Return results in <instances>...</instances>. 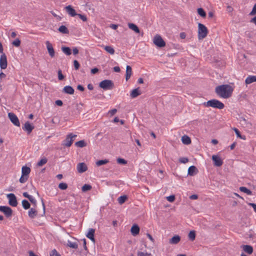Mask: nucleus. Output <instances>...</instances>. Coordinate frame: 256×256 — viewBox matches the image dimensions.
<instances>
[{"label": "nucleus", "mask_w": 256, "mask_h": 256, "mask_svg": "<svg viewBox=\"0 0 256 256\" xmlns=\"http://www.w3.org/2000/svg\"><path fill=\"white\" fill-rule=\"evenodd\" d=\"M74 54L76 55L78 53V50L76 48H74L72 50Z\"/></svg>", "instance_id": "63"}, {"label": "nucleus", "mask_w": 256, "mask_h": 256, "mask_svg": "<svg viewBox=\"0 0 256 256\" xmlns=\"http://www.w3.org/2000/svg\"><path fill=\"white\" fill-rule=\"evenodd\" d=\"M180 36L182 39H184L186 38V34L184 32H182L180 33Z\"/></svg>", "instance_id": "62"}, {"label": "nucleus", "mask_w": 256, "mask_h": 256, "mask_svg": "<svg viewBox=\"0 0 256 256\" xmlns=\"http://www.w3.org/2000/svg\"><path fill=\"white\" fill-rule=\"evenodd\" d=\"M203 104L206 107H212L220 110L222 109L224 107V104L220 100L216 99H212L205 102Z\"/></svg>", "instance_id": "2"}, {"label": "nucleus", "mask_w": 256, "mask_h": 256, "mask_svg": "<svg viewBox=\"0 0 256 256\" xmlns=\"http://www.w3.org/2000/svg\"><path fill=\"white\" fill-rule=\"evenodd\" d=\"M180 237L178 235H176L170 239V243L171 244H177L180 242Z\"/></svg>", "instance_id": "22"}, {"label": "nucleus", "mask_w": 256, "mask_h": 256, "mask_svg": "<svg viewBox=\"0 0 256 256\" xmlns=\"http://www.w3.org/2000/svg\"><path fill=\"white\" fill-rule=\"evenodd\" d=\"M95 232V230L94 228H90L88 232L86 234L88 238L90 239L92 242H95V239L94 238V234Z\"/></svg>", "instance_id": "15"}, {"label": "nucleus", "mask_w": 256, "mask_h": 256, "mask_svg": "<svg viewBox=\"0 0 256 256\" xmlns=\"http://www.w3.org/2000/svg\"><path fill=\"white\" fill-rule=\"evenodd\" d=\"M98 72V69L96 68H92L91 70V73L92 74H96V73H97Z\"/></svg>", "instance_id": "57"}, {"label": "nucleus", "mask_w": 256, "mask_h": 256, "mask_svg": "<svg viewBox=\"0 0 256 256\" xmlns=\"http://www.w3.org/2000/svg\"><path fill=\"white\" fill-rule=\"evenodd\" d=\"M154 43L160 48V35L156 34L154 39Z\"/></svg>", "instance_id": "33"}, {"label": "nucleus", "mask_w": 256, "mask_h": 256, "mask_svg": "<svg viewBox=\"0 0 256 256\" xmlns=\"http://www.w3.org/2000/svg\"><path fill=\"white\" fill-rule=\"evenodd\" d=\"M104 48L108 53L110 54H114V48L111 46H104Z\"/></svg>", "instance_id": "31"}, {"label": "nucleus", "mask_w": 256, "mask_h": 256, "mask_svg": "<svg viewBox=\"0 0 256 256\" xmlns=\"http://www.w3.org/2000/svg\"><path fill=\"white\" fill-rule=\"evenodd\" d=\"M77 89L81 92H83L84 90V86L80 84L78 86Z\"/></svg>", "instance_id": "60"}, {"label": "nucleus", "mask_w": 256, "mask_h": 256, "mask_svg": "<svg viewBox=\"0 0 256 256\" xmlns=\"http://www.w3.org/2000/svg\"><path fill=\"white\" fill-rule=\"evenodd\" d=\"M245 82H246V84H250L254 82H256V76H248L246 79Z\"/></svg>", "instance_id": "25"}, {"label": "nucleus", "mask_w": 256, "mask_h": 256, "mask_svg": "<svg viewBox=\"0 0 256 256\" xmlns=\"http://www.w3.org/2000/svg\"><path fill=\"white\" fill-rule=\"evenodd\" d=\"M127 198H128L127 196L126 195H124V196H120L118 199V203L120 204H122L123 203H124L125 202V201L126 200Z\"/></svg>", "instance_id": "36"}, {"label": "nucleus", "mask_w": 256, "mask_h": 256, "mask_svg": "<svg viewBox=\"0 0 256 256\" xmlns=\"http://www.w3.org/2000/svg\"><path fill=\"white\" fill-rule=\"evenodd\" d=\"M114 70L115 72H119L120 71V69L119 66H114Z\"/></svg>", "instance_id": "64"}, {"label": "nucleus", "mask_w": 256, "mask_h": 256, "mask_svg": "<svg viewBox=\"0 0 256 256\" xmlns=\"http://www.w3.org/2000/svg\"><path fill=\"white\" fill-rule=\"evenodd\" d=\"M38 212L34 208H30L28 212V216L31 218H34L37 215Z\"/></svg>", "instance_id": "20"}, {"label": "nucleus", "mask_w": 256, "mask_h": 256, "mask_svg": "<svg viewBox=\"0 0 256 256\" xmlns=\"http://www.w3.org/2000/svg\"><path fill=\"white\" fill-rule=\"evenodd\" d=\"M58 78L60 80H62L64 78V76L62 74V70H60L58 71Z\"/></svg>", "instance_id": "51"}, {"label": "nucleus", "mask_w": 256, "mask_h": 256, "mask_svg": "<svg viewBox=\"0 0 256 256\" xmlns=\"http://www.w3.org/2000/svg\"><path fill=\"white\" fill-rule=\"evenodd\" d=\"M243 250L248 254H252L253 252V248L250 245H242Z\"/></svg>", "instance_id": "18"}, {"label": "nucleus", "mask_w": 256, "mask_h": 256, "mask_svg": "<svg viewBox=\"0 0 256 256\" xmlns=\"http://www.w3.org/2000/svg\"><path fill=\"white\" fill-rule=\"evenodd\" d=\"M30 172V168L26 166H24L22 168V175L28 176Z\"/></svg>", "instance_id": "23"}, {"label": "nucleus", "mask_w": 256, "mask_h": 256, "mask_svg": "<svg viewBox=\"0 0 256 256\" xmlns=\"http://www.w3.org/2000/svg\"><path fill=\"white\" fill-rule=\"evenodd\" d=\"M12 44L16 47H18L20 44V40L18 38H16L13 41Z\"/></svg>", "instance_id": "46"}, {"label": "nucleus", "mask_w": 256, "mask_h": 256, "mask_svg": "<svg viewBox=\"0 0 256 256\" xmlns=\"http://www.w3.org/2000/svg\"><path fill=\"white\" fill-rule=\"evenodd\" d=\"M128 26L129 28L134 30L135 32H136L137 34L140 33V30H139L138 28V26L136 25L135 24H134L133 23H128Z\"/></svg>", "instance_id": "21"}, {"label": "nucleus", "mask_w": 256, "mask_h": 256, "mask_svg": "<svg viewBox=\"0 0 256 256\" xmlns=\"http://www.w3.org/2000/svg\"><path fill=\"white\" fill-rule=\"evenodd\" d=\"M6 197L8 200V204L12 206H16L18 202L16 196L12 193L8 194L6 195Z\"/></svg>", "instance_id": "6"}, {"label": "nucleus", "mask_w": 256, "mask_h": 256, "mask_svg": "<svg viewBox=\"0 0 256 256\" xmlns=\"http://www.w3.org/2000/svg\"><path fill=\"white\" fill-rule=\"evenodd\" d=\"M22 128L24 130L26 131L28 134H30L34 130V126L28 121L25 122Z\"/></svg>", "instance_id": "11"}, {"label": "nucleus", "mask_w": 256, "mask_h": 256, "mask_svg": "<svg viewBox=\"0 0 256 256\" xmlns=\"http://www.w3.org/2000/svg\"><path fill=\"white\" fill-rule=\"evenodd\" d=\"M74 65L76 70H78L80 68V64L76 60L74 61Z\"/></svg>", "instance_id": "54"}, {"label": "nucleus", "mask_w": 256, "mask_h": 256, "mask_svg": "<svg viewBox=\"0 0 256 256\" xmlns=\"http://www.w3.org/2000/svg\"><path fill=\"white\" fill-rule=\"evenodd\" d=\"M58 30L63 34H68L69 30L65 26H61L59 27Z\"/></svg>", "instance_id": "28"}, {"label": "nucleus", "mask_w": 256, "mask_h": 256, "mask_svg": "<svg viewBox=\"0 0 256 256\" xmlns=\"http://www.w3.org/2000/svg\"><path fill=\"white\" fill-rule=\"evenodd\" d=\"M248 204L254 208V211L256 213V204L254 203H249Z\"/></svg>", "instance_id": "58"}, {"label": "nucleus", "mask_w": 256, "mask_h": 256, "mask_svg": "<svg viewBox=\"0 0 256 256\" xmlns=\"http://www.w3.org/2000/svg\"><path fill=\"white\" fill-rule=\"evenodd\" d=\"M0 210L3 212L7 218L12 216V210L9 206H0Z\"/></svg>", "instance_id": "8"}, {"label": "nucleus", "mask_w": 256, "mask_h": 256, "mask_svg": "<svg viewBox=\"0 0 256 256\" xmlns=\"http://www.w3.org/2000/svg\"><path fill=\"white\" fill-rule=\"evenodd\" d=\"M166 199L170 202H173L175 200V196L174 195H170V196H166Z\"/></svg>", "instance_id": "47"}, {"label": "nucleus", "mask_w": 256, "mask_h": 256, "mask_svg": "<svg viewBox=\"0 0 256 256\" xmlns=\"http://www.w3.org/2000/svg\"><path fill=\"white\" fill-rule=\"evenodd\" d=\"M108 162V160H98L96 162V164L98 166L104 165Z\"/></svg>", "instance_id": "38"}, {"label": "nucleus", "mask_w": 256, "mask_h": 256, "mask_svg": "<svg viewBox=\"0 0 256 256\" xmlns=\"http://www.w3.org/2000/svg\"><path fill=\"white\" fill-rule=\"evenodd\" d=\"M58 188L62 190H66L68 188V185L66 183L61 182L58 185Z\"/></svg>", "instance_id": "45"}, {"label": "nucleus", "mask_w": 256, "mask_h": 256, "mask_svg": "<svg viewBox=\"0 0 256 256\" xmlns=\"http://www.w3.org/2000/svg\"><path fill=\"white\" fill-rule=\"evenodd\" d=\"M8 118L12 122L17 126H20V122L17 116L12 112H9L8 114Z\"/></svg>", "instance_id": "7"}, {"label": "nucleus", "mask_w": 256, "mask_h": 256, "mask_svg": "<svg viewBox=\"0 0 256 256\" xmlns=\"http://www.w3.org/2000/svg\"><path fill=\"white\" fill-rule=\"evenodd\" d=\"M46 48L50 56L52 58L55 56V51L53 48L52 45L49 41L46 42Z\"/></svg>", "instance_id": "10"}, {"label": "nucleus", "mask_w": 256, "mask_h": 256, "mask_svg": "<svg viewBox=\"0 0 256 256\" xmlns=\"http://www.w3.org/2000/svg\"><path fill=\"white\" fill-rule=\"evenodd\" d=\"M8 66L7 58L6 55L2 53L0 58V68L1 69H6Z\"/></svg>", "instance_id": "9"}, {"label": "nucleus", "mask_w": 256, "mask_h": 256, "mask_svg": "<svg viewBox=\"0 0 256 256\" xmlns=\"http://www.w3.org/2000/svg\"><path fill=\"white\" fill-rule=\"evenodd\" d=\"M74 89L72 88V86H64L63 88V92L66 94H74Z\"/></svg>", "instance_id": "16"}, {"label": "nucleus", "mask_w": 256, "mask_h": 256, "mask_svg": "<svg viewBox=\"0 0 256 256\" xmlns=\"http://www.w3.org/2000/svg\"><path fill=\"white\" fill-rule=\"evenodd\" d=\"M77 136L76 134L70 133L66 136V138L63 141L62 144L66 147H70L72 144L75 138Z\"/></svg>", "instance_id": "4"}, {"label": "nucleus", "mask_w": 256, "mask_h": 256, "mask_svg": "<svg viewBox=\"0 0 256 256\" xmlns=\"http://www.w3.org/2000/svg\"><path fill=\"white\" fill-rule=\"evenodd\" d=\"M234 91V88L229 84H222L216 88V93L220 98H230Z\"/></svg>", "instance_id": "1"}, {"label": "nucleus", "mask_w": 256, "mask_h": 256, "mask_svg": "<svg viewBox=\"0 0 256 256\" xmlns=\"http://www.w3.org/2000/svg\"><path fill=\"white\" fill-rule=\"evenodd\" d=\"M50 256H60V255L54 249L53 250L50 254Z\"/></svg>", "instance_id": "52"}, {"label": "nucleus", "mask_w": 256, "mask_h": 256, "mask_svg": "<svg viewBox=\"0 0 256 256\" xmlns=\"http://www.w3.org/2000/svg\"><path fill=\"white\" fill-rule=\"evenodd\" d=\"M56 104L58 106H62L63 104L61 100H56Z\"/></svg>", "instance_id": "59"}, {"label": "nucleus", "mask_w": 256, "mask_h": 256, "mask_svg": "<svg viewBox=\"0 0 256 256\" xmlns=\"http://www.w3.org/2000/svg\"><path fill=\"white\" fill-rule=\"evenodd\" d=\"M92 186L88 184H84L82 188V192H86L92 189Z\"/></svg>", "instance_id": "40"}, {"label": "nucleus", "mask_w": 256, "mask_h": 256, "mask_svg": "<svg viewBox=\"0 0 256 256\" xmlns=\"http://www.w3.org/2000/svg\"><path fill=\"white\" fill-rule=\"evenodd\" d=\"M116 112H117V110L116 108H114L112 110H110L108 112V114H110V116H113Z\"/></svg>", "instance_id": "55"}, {"label": "nucleus", "mask_w": 256, "mask_h": 256, "mask_svg": "<svg viewBox=\"0 0 256 256\" xmlns=\"http://www.w3.org/2000/svg\"><path fill=\"white\" fill-rule=\"evenodd\" d=\"M75 146L79 148H83L86 146V144L84 140H81L75 143Z\"/></svg>", "instance_id": "32"}, {"label": "nucleus", "mask_w": 256, "mask_h": 256, "mask_svg": "<svg viewBox=\"0 0 256 256\" xmlns=\"http://www.w3.org/2000/svg\"><path fill=\"white\" fill-rule=\"evenodd\" d=\"M208 34V30L206 27L203 24H198V38L202 40L205 38Z\"/></svg>", "instance_id": "3"}, {"label": "nucleus", "mask_w": 256, "mask_h": 256, "mask_svg": "<svg viewBox=\"0 0 256 256\" xmlns=\"http://www.w3.org/2000/svg\"><path fill=\"white\" fill-rule=\"evenodd\" d=\"M67 245L68 246L75 249L77 248L78 247V245L76 242H72L70 240H68Z\"/></svg>", "instance_id": "35"}, {"label": "nucleus", "mask_w": 256, "mask_h": 256, "mask_svg": "<svg viewBox=\"0 0 256 256\" xmlns=\"http://www.w3.org/2000/svg\"><path fill=\"white\" fill-rule=\"evenodd\" d=\"M137 256H152L150 253L138 252L137 253Z\"/></svg>", "instance_id": "43"}, {"label": "nucleus", "mask_w": 256, "mask_h": 256, "mask_svg": "<svg viewBox=\"0 0 256 256\" xmlns=\"http://www.w3.org/2000/svg\"><path fill=\"white\" fill-rule=\"evenodd\" d=\"M198 14L202 18H204L206 16V13L202 8H198Z\"/></svg>", "instance_id": "39"}, {"label": "nucleus", "mask_w": 256, "mask_h": 256, "mask_svg": "<svg viewBox=\"0 0 256 256\" xmlns=\"http://www.w3.org/2000/svg\"><path fill=\"white\" fill-rule=\"evenodd\" d=\"M234 132H235L237 137L240 138L242 139H243V140L245 139V138H242V135H241V134L240 133V132L238 130V128H234Z\"/></svg>", "instance_id": "44"}, {"label": "nucleus", "mask_w": 256, "mask_h": 256, "mask_svg": "<svg viewBox=\"0 0 256 256\" xmlns=\"http://www.w3.org/2000/svg\"><path fill=\"white\" fill-rule=\"evenodd\" d=\"M117 162L118 164H127V161L124 158H118L117 159Z\"/></svg>", "instance_id": "48"}, {"label": "nucleus", "mask_w": 256, "mask_h": 256, "mask_svg": "<svg viewBox=\"0 0 256 256\" xmlns=\"http://www.w3.org/2000/svg\"><path fill=\"white\" fill-rule=\"evenodd\" d=\"M182 142L184 144H189L191 143V140L189 136L184 135L182 138Z\"/></svg>", "instance_id": "24"}, {"label": "nucleus", "mask_w": 256, "mask_h": 256, "mask_svg": "<svg viewBox=\"0 0 256 256\" xmlns=\"http://www.w3.org/2000/svg\"><path fill=\"white\" fill-rule=\"evenodd\" d=\"M28 200L32 203H33L34 204H36V199L34 198H33V196H32L30 197Z\"/></svg>", "instance_id": "56"}, {"label": "nucleus", "mask_w": 256, "mask_h": 256, "mask_svg": "<svg viewBox=\"0 0 256 256\" xmlns=\"http://www.w3.org/2000/svg\"><path fill=\"white\" fill-rule=\"evenodd\" d=\"M28 176H24L22 174L20 178V183H24L27 180H28Z\"/></svg>", "instance_id": "42"}, {"label": "nucleus", "mask_w": 256, "mask_h": 256, "mask_svg": "<svg viewBox=\"0 0 256 256\" xmlns=\"http://www.w3.org/2000/svg\"><path fill=\"white\" fill-rule=\"evenodd\" d=\"M22 206L24 209L28 210L30 208V204L27 200H22Z\"/></svg>", "instance_id": "34"}, {"label": "nucleus", "mask_w": 256, "mask_h": 256, "mask_svg": "<svg viewBox=\"0 0 256 256\" xmlns=\"http://www.w3.org/2000/svg\"><path fill=\"white\" fill-rule=\"evenodd\" d=\"M188 238L191 241H194L196 238V232L194 230H191L188 234Z\"/></svg>", "instance_id": "37"}, {"label": "nucleus", "mask_w": 256, "mask_h": 256, "mask_svg": "<svg viewBox=\"0 0 256 256\" xmlns=\"http://www.w3.org/2000/svg\"><path fill=\"white\" fill-rule=\"evenodd\" d=\"M132 74V69L130 66H127L126 67V80L128 81L130 78Z\"/></svg>", "instance_id": "19"}, {"label": "nucleus", "mask_w": 256, "mask_h": 256, "mask_svg": "<svg viewBox=\"0 0 256 256\" xmlns=\"http://www.w3.org/2000/svg\"><path fill=\"white\" fill-rule=\"evenodd\" d=\"M179 162L182 164H186L188 162V159L185 157L180 158L179 159Z\"/></svg>", "instance_id": "49"}, {"label": "nucleus", "mask_w": 256, "mask_h": 256, "mask_svg": "<svg viewBox=\"0 0 256 256\" xmlns=\"http://www.w3.org/2000/svg\"><path fill=\"white\" fill-rule=\"evenodd\" d=\"M212 160L214 162V166H220L223 164L222 160L218 156L213 155L212 156Z\"/></svg>", "instance_id": "12"}, {"label": "nucleus", "mask_w": 256, "mask_h": 256, "mask_svg": "<svg viewBox=\"0 0 256 256\" xmlns=\"http://www.w3.org/2000/svg\"><path fill=\"white\" fill-rule=\"evenodd\" d=\"M99 86L104 90H110L114 86V83L111 80H105L100 83Z\"/></svg>", "instance_id": "5"}, {"label": "nucleus", "mask_w": 256, "mask_h": 256, "mask_svg": "<svg viewBox=\"0 0 256 256\" xmlns=\"http://www.w3.org/2000/svg\"><path fill=\"white\" fill-rule=\"evenodd\" d=\"M65 8L67 13L72 16H74L78 14L76 12L75 10L70 5L66 6Z\"/></svg>", "instance_id": "14"}, {"label": "nucleus", "mask_w": 256, "mask_h": 256, "mask_svg": "<svg viewBox=\"0 0 256 256\" xmlns=\"http://www.w3.org/2000/svg\"><path fill=\"white\" fill-rule=\"evenodd\" d=\"M256 14V4H254V6L252 10L250 13V15L254 16V15H255Z\"/></svg>", "instance_id": "53"}, {"label": "nucleus", "mask_w": 256, "mask_h": 256, "mask_svg": "<svg viewBox=\"0 0 256 256\" xmlns=\"http://www.w3.org/2000/svg\"><path fill=\"white\" fill-rule=\"evenodd\" d=\"M130 232L134 236L138 234L140 232V228L136 224L133 225L131 228Z\"/></svg>", "instance_id": "17"}, {"label": "nucleus", "mask_w": 256, "mask_h": 256, "mask_svg": "<svg viewBox=\"0 0 256 256\" xmlns=\"http://www.w3.org/2000/svg\"><path fill=\"white\" fill-rule=\"evenodd\" d=\"M198 198V196L196 194H192L190 196V198L191 200H196Z\"/></svg>", "instance_id": "61"}, {"label": "nucleus", "mask_w": 256, "mask_h": 256, "mask_svg": "<svg viewBox=\"0 0 256 256\" xmlns=\"http://www.w3.org/2000/svg\"><path fill=\"white\" fill-rule=\"evenodd\" d=\"M78 17L83 21L86 22L87 20V18L85 15L78 14L77 15Z\"/></svg>", "instance_id": "50"}, {"label": "nucleus", "mask_w": 256, "mask_h": 256, "mask_svg": "<svg viewBox=\"0 0 256 256\" xmlns=\"http://www.w3.org/2000/svg\"><path fill=\"white\" fill-rule=\"evenodd\" d=\"M197 170L196 167L194 166H192L189 167L188 169V175L189 176H194L196 173V172Z\"/></svg>", "instance_id": "27"}, {"label": "nucleus", "mask_w": 256, "mask_h": 256, "mask_svg": "<svg viewBox=\"0 0 256 256\" xmlns=\"http://www.w3.org/2000/svg\"><path fill=\"white\" fill-rule=\"evenodd\" d=\"M88 168L84 162H80L78 164L77 170L79 173H83L86 171Z\"/></svg>", "instance_id": "13"}, {"label": "nucleus", "mask_w": 256, "mask_h": 256, "mask_svg": "<svg viewBox=\"0 0 256 256\" xmlns=\"http://www.w3.org/2000/svg\"><path fill=\"white\" fill-rule=\"evenodd\" d=\"M62 50L64 54L67 56H70L72 54L71 50L69 47L62 46Z\"/></svg>", "instance_id": "29"}, {"label": "nucleus", "mask_w": 256, "mask_h": 256, "mask_svg": "<svg viewBox=\"0 0 256 256\" xmlns=\"http://www.w3.org/2000/svg\"><path fill=\"white\" fill-rule=\"evenodd\" d=\"M240 190L241 192L246 194L250 196V195H252V192L250 190L247 188L246 187H244V186L240 187Z\"/></svg>", "instance_id": "30"}, {"label": "nucleus", "mask_w": 256, "mask_h": 256, "mask_svg": "<svg viewBox=\"0 0 256 256\" xmlns=\"http://www.w3.org/2000/svg\"><path fill=\"white\" fill-rule=\"evenodd\" d=\"M47 159L46 158H44L41 159L38 162V166H41L46 164L47 162Z\"/></svg>", "instance_id": "41"}, {"label": "nucleus", "mask_w": 256, "mask_h": 256, "mask_svg": "<svg viewBox=\"0 0 256 256\" xmlns=\"http://www.w3.org/2000/svg\"><path fill=\"white\" fill-rule=\"evenodd\" d=\"M140 90H138V88H135V89H134L130 94V96L132 98H135L136 97H137L140 94Z\"/></svg>", "instance_id": "26"}]
</instances>
